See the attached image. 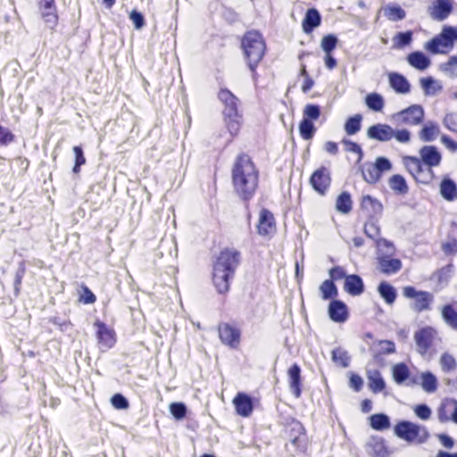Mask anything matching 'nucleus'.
Here are the masks:
<instances>
[{
  "label": "nucleus",
  "instance_id": "obj_1",
  "mask_svg": "<svg viewBox=\"0 0 457 457\" xmlns=\"http://www.w3.org/2000/svg\"><path fill=\"white\" fill-rule=\"evenodd\" d=\"M234 194L248 207L260 186V170L253 159L245 152L237 154L230 169Z\"/></svg>",
  "mask_w": 457,
  "mask_h": 457
},
{
  "label": "nucleus",
  "instance_id": "obj_2",
  "mask_svg": "<svg viewBox=\"0 0 457 457\" xmlns=\"http://www.w3.org/2000/svg\"><path fill=\"white\" fill-rule=\"evenodd\" d=\"M241 262V253L233 248L222 249L212 263V281L216 291L227 295L236 270Z\"/></svg>",
  "mask_w": 457,
  "mask_h": 457
},
{
  "label": "nucleus",
  "instance_id": "obj_3",
  "mask_svg": "<svg viewBox=\"0 0 457 457\" xmlns=\"http://www.w3.org/2000/svg\"><path fill=\"white\" fill-rule=\"evenodd\" d=\"M240 47L248 69L254 81L258 80L257 68L263 60L267 46L262 34L257 29L246 30L241 39Z\"/></svg>",
  "mask_w": 457,
  "mask_h": 457
},
{
  "label": "nucleus",
  "instance_id": "obj_4",
  "mask_svg": "<svg viewBox=\"0 0 457 457\" xmlns=\"http://www.w3.org/2000/svg\"><path fill=\"white\" fill-rule=\"evenodd\" d=\"M376 264L378 270L386 276L398 273L403 268L400 259L395 258V248L393 243L385 238L377 241Z\"/></svg>",
  "mask_w": 457,
  "mask_h": 457
},
{
  "label": "nucleus",
  "instance_id": "obj_5",
  "mask_svg": "<svg viewBox=\"0 0 457 457\" xmlns=\"http://www.w3.org/2000/svg\"><path fill=\"white\" fill-rule=\"evenodd\" d=\"M403 295L409 300V306L414 313L430 312L433 308L435 297L431 292L406 286L403 287Z\"/></svg>",
  "mask_w": 457,
  "mask_h": 457
},
{
  "label": "nucleus",
  "instance_id": "obj_6",
  "mask_svg": "<svg viewBox=\"0 0 457 457\" xmlns=\"http://www.w3.org/2000/svg\"><path fill=\"white\" fill-rule=\"evenodd\" d=\"M394 433L397 437L409 444L421 445L427 442L429 437L426 427L407 420L396 423Z\"/></svg>",
  "mask_w": 457,
  "mask_h": 457
},
{
  "label": "nucleus",
  "instance_id": "obj_7",
  "mask_svg": "<svg viewBox=\"0 0 457 457\" xmlns=\"http://www.w3.org/2000/svg\"><path fill=\"white\" fill-rule=\"evenodd\" d=\"M456 40L457 29L445 26L439 35L426 43L425 49L433 54H447L452 50Z\"/></svg>",
  "mask_w": 457,
  "mask_h": 457
},
{
  "label": "nucleus",
  "instance_id": "obj_8",
  "mask_svg": "<svg viewBox=\"0 0 457 457\" xmlns=\"http://www.w3.org/2000/svg\"><path fill=\"white\" fill-rule=\"evenodd\" d=\"M404 167L417 183L428 185L434 177V171L425 164L420 158L415 156H405L403 159Z\"/></svg>",
  "mask_w": 457,
  "mask_h": 457
},
{
  "label": "nucleus",
  "instance_id": "obj_9",
  "mask_svg": "<svg viewBox=\"0 0 457 457\" xmlns=\"http://www.w3.org/2000/svg\"><path fill=\"white\" fill-rule=\"evenodd\" d=\"M437 337V331L431 326H426L414 333V340L417 352L424 358H432L436 353L434 342Z\"/></svg>",
  "mask_w": 457,
  "mask_h": 457
},
{
  "label": "nucleus",
  "instance_id": "obj_10",
  "mask_svg": "<svg viewBox=\"0 0 457 457\" xmlns=\"http://www.w3.org/2000/svg\"><path fill=\"white\" fill-rule=\"evenodd\" d=\"M321 109L315 104H307L303 110V119L299 123V133L303 139L311 140L316 133L314 120L320 119Z\"/></svg>",
  "mask_w": 457,
  "mask_h": 457
},
{
  "label": "nucleus",
  "instance_id": "obj_11",
  "mask_svg": "<svg viewBox=\"0 0 457 457\" xmlns=\"http://www.w3.org/2000/svg\"><path fill=\"white\" fill-rule=\"evenodd\" d=\"M220 342L230 349H238L241 344V328L234 323L220 322L217 326Z\"/></svg>",
  "mask_w": 457,
  "mask_h": 457
},
{
  "label": "nucleus",
  "instance_id": "obj_12",
  "mask_svg": "<svg viewBox=\"0 0 457 457\" xmlns=\"http://www.w3.org/2000/svg\"><path fill=\"white\" fill-rule=\"evenodd\" d=\"M284 433L291 441V444L300 448L305 440L306 431L303 425L295 419L288 420L284 427Z\"/></svg>",
  "mask_w": 457,
  "mask_h": 457
},
{
  "label": "nucleus",
  "instance_id": "obj_13",
  "mask_svg": "<svg viewBox=\"0 0 457 457\" xmlns=\"http://www.w3.org/2000/svg\"><path fill=\"white\" fill-rule=\"evenodd\" d=\"M395 116L400 124L415 126L422 122L424 119V110L419 104H412L397 112Z\"/></svg>",
  "mask_w": 457,
  "mask_h": 457
},
{
  "label": "nucleus",
  "instance_id": "obj_14",
  "mask_svg": "<svg viewBox=\"0 0 457 457\" xmlns=\"http://www.w3.org/2000/svg\"><path fill=\"white\" fill-rule=\"evenodd\" d=\"M277 230L276 220L273 213L266 209L262 208L260 211L259 220L257 224V232L262 237H272Z\"/></svg>",
  "mask_w": 457,
  "mask_h": 457
},
{
  "label": "nucleus",
  "instance_id": "obj_15",
  "mask_svg": "<svg viewBox=\"0 0 457 457\" xmlns=\"http://www.w3.org/2000/svg\"><path fill=\"white\" fill-rule=\"evenodd\" d=\"M310 183L316 192L320 195H324L331 184V176L328 169L325 166H321L317 169L312 174Z\"/></svg>",
  "mask_w": 457,
  "mask_h": 457
},
{
  "label": "nucleus",
  "instance_id": "obj_16",
  "mask_svg": "<svg viewBox=\"0 0 457 457\" xmlns=\"http://www.w3.org/2000/svg\"><path fill=\"white\" fill-rule=\"evenodd\" d=\"M94 327L96 328V337L98 344L106 349L113 347L116 343L114 329L107 327L104 322L100 320H96Z\"/></svg>",
  "mask_w": 457,
  "mask_h": 457
},
{
  "label": "nucleus",
  "instance_id": "obj_17",
  "mask_svg": "<svg viewBox=\"0 0 457 457\" xmlns=\"http://www.w3.org/2000/svg\"><path fill=\"white\" fill-rule=\"evenodd\" d=\"M370 457H390L392 452L386 446V440L378 436H371L365 445Z\"/></svg>",
  "mask_w": 457,
  "mask_h": 457
},
{
  "label": "nucleus",
  "instance_id": "obj_18",
  "mask_svg": "<svg viewBox=\"0 0 457 457\" xmlns=\"http://www.w3.org/2000/svg\"><path fill=\"white\" fill-rule=\"evenodd\" d=\"M218 98L224 104V116L240 112L239 99L228 88H221L218 93Z\"/></svg>",
  "mask_w": 457,
  "mask_h": 457
},
{
  "label": "nucleus",
  "instance_id": "obj_19",
  "mask_svg": "<svg viewBox=\"0 0 457 457\" xmlns=\"http://www.w3.org/2000/svg\"><path fill=\"white\" fill-rule=\"evenodd\" d=\"M235 411L237 415L247 418L253 411V403L250 395L244 392H238L232 400Z\"/></svg>",
  "mask_w": 457,
  "mask_h": 457
},
{
  "label": "nucleus",
  "instance_id": "obj_20",
  "mask_svg": "<svg viewBox=\"0 0 457 457\" xmlns=\"http://www.w3.org/2000/svg\"><path fill=\"white\" fill-rule=\"evenodd\" d=\"M452 11L453 4L451 0H435L428 9L431 19L438 21L445 20Z\"/></svg>",
  "mask_w": 457,
  "mask_h": 457
},
{
  "label": "nucleus",
  "instance_id": "obj_21",
  "mask_svg": "<svg viewBox=\"0 0 457 457\" xmlns=\"http://www.w3.org/2000/svg\"><path fill=\"white\" fill-rule=\"evenodd\" d=\"M367 136L370 139L386 142L394 137V129L388 124L378 123L367 129Z\"/></svg>",
  "mask_w": 457,
  "mask_h": 457
},
{
  "label": "nucleus",
  "instance_id": "obj_22",
  "mask_svg": "<svg viewBox=\"0 0 457 457\" xmlns=\"http://www.w3.org/2000/svg\"><path fill=\"white\" fill-rule=\"evenodd\" d=\"M288 385L290 391L295 398H300L302 395V377L301 368L297 363L291 365L287 370Z\"/></svg>",
  "mask_w": 457,
  "mask_h": 457
},
{
  "label": "nucleus",
  "instance_id": "obj_23",
  "mask_svg": "<svg viewBox=\"0 0 457 457\" xmlns=\"http://www.w3.org/2000/svg\"><path fill=\"white\" fill-rule=\"evenodd\" d=\"M420 160L430 169L438 166L441 162L442 156L436 146L425 145L420 150Z\"/></svg>",
  "mask_w": 457,
  "mask_h": 457
},
{
  "label": "nucleus",
  "instance_id": "obj_24",
  "mask_svg": "<svg viewBox=\"0 0 457 457\" xmlns=\"http://www.w3.org/2000/svg\"><path fill=\"white\" fill-rule=\"evenodd\" d=\"M320 23L321 16L319 11L315 8H310L306 11L302 21V29L304 33L311 34L315 28L320 25Z\"/></svg>",
  "mask_w": 457,
  "mask_h": 457
},
{
  "label": "nucleus",
  "instance_id": "obj_25",
  "mask_svg": "<svg viewBox=\"0 0 457 457\" xmlns=\"http://www.w3.org/2000/svg\"><path fill=\"white\" fill-rule=\"evenodd\" d=\"M329 318L335 322H345L348 318L347 307L345 303L333 300L328 306Z\"/></svg>",
  "mask_w": 457,
  "mask_h": 457
},
{
  "label": "nucleus",
  "instance_id": "obj_26",
  "mask_svg": "<svg viewBox=\"0 0 457 457\" xmlns=\"http://www.w3.org/2000/svg\"><path fill=\"white\" fill-rule=\"evenodd\" d=\"M344 290L353 296L361 295L364 292L362 278L356 274L348 275L345 279Z\"/></svg>",
  "mask_w": 457,
  "mask_h": 457
},
{
  "label": "nucleus",
  "instance_id": "obj_27",
  "mask_svg": "<svg viewBox=\"0 0 457 457\" xmlns=\"http://www.w3.org/2000/svg\"><path fill=\"white\" fill-rule=\"evenodd\" d=\"M361 208L370 217L380 214L383 211L382 204L370 195L362 196L361 201Z\"/></svg>",
  "mask_w": 457,
  "mask_h": 457
},
{
  "label": "nucleus",
  "instance_id": "obj_28",
  "mask_svg": "<svg viewBox=\"0 0 457 457\" xmlns=\"http://www.w3.org/2000/svg\"><path fill=\"white\" fill-rule=\"evenodd\" d=\"M441 196L448 201L453 202L457 198V185L450 178H444L439 185Z\"/></svg>",
  "mask_w": 457,
  "mask_h": 457
},
{
  "label": "nucleus",
  "instance_id": "obj_29",
  "mask_svg": "<svg viewBox=\"0 0 457 457\" xmlns=\"http://www.w3.org/2000/svg\"><path fill=\"white\" fill-rule=\"evenodd\" d=\"M389 84L398 94H407L411 90V85L407 79L403 75L396 72L389 74Z\"/></svg>",
  "mask_w": 457,
  "mask_h": 457
},
{
  "label": "nucleus",
  "instance_id": "obj_30",
  "mask_svg": "<svg viewBox=\"0 0 457 457\" xmlns=\"http://www.w3.org/2000/svg\"><path fill=\"white\" fill-rule=\"evenodd\" d=\"M367 378L369 388L372 393L378 394L386 389V382L378 370L368 371Z\"/></svg>",
  "mask_w": 457,
  "mask_h": 457
},
{
  "label": "nucleus",
  "instance_id": "obj_31",
  "mask_svg": "<svg viewBox=\"0 0 457 457\" xmlns=\"http://www.w3.org/2000/svg\"><path fill=\"white\" fill-rule=\"evenodd\" d=\"M407 61L411 66L419 71L426 70L431 63L429 58L420 51H414L409 54Z\"/></svg>",
  "mask_w": 457,
  "mask_h": 457
},
{
  "label": "nucleus",
  "instance_id": "obj_32",
  "mask_svg": "<svg viewBox=\"0 0 457 457\" xmlns=\"http://www.w3.org/2000/svg\"><path fill=\"white\" fill-rule=\"evenodd\" d=\"M376 344L378 349L373 353V359L375 361H380L384 355L392 354L396 352L395 344L391 340H378Z\"/></svg>",
  "mask_w": 457,
  "mask_h": 457
},
{
  "label": "nucleus",
  "instance_id": "obj_33",
  "mask_svg": "<svg viewBox=\"0 0 457 457\" xmlns=\"http://www.w3.org/2000/svg\"><path fill=\"white\" fill-rule=\"evenodd\" d=\"M40 17L44 22L52 29H54L59 21V15L57 12V6L52 8H38Z\"/></svg>",
  "mask_w": 457,
  "mask_h": 457
},
{
  "label": "nucleus",
  "instance_id": "obj_34",
  "mask_svg": "<svg viewBox=\"0 0 457 457\" xmlns=\"http://www.w3.org/2000/svg\"><path fill=\"white\" fill-rule=\"evenodd\" d=\"M243 115L241 112L224 116V121L232 137H237L240 131Z\"/></svg>",
  "mask_w": 457,
  "mask_h": 457
},
{
  "label": "nucleus",
  "instance_id": "obj_35",
  "mask_svg": "<svg viewBox=\"0 0 457 457\" xmlns=\"http://www.w3.org/2000/svg\"><path fill=\"white\" fill-rule=\"evenodd\" d=\"M392 375L395 382L401 385L410 378L411 371L404 362H398L393 366Z\"/></svg>",
  "mask_w": 457,
  "mask_h": 457
},
{
  "label": "nucleus",
  "instance_id": "obj_36",
  "mask_svg": "<svg viewBox=\"0 0 457 457\" xmlns=\"http://www.w3.org/2000/svg\"><path fill=\"white\" fill-rule=\"evenodd\" d=\"M456 404V400L454 399H445L437 410L438 420L440 422H447L451 420V415L453 412V408Z\"/></svg>",
  "mask_w": 457,
  "mask_h": 457
},
{
  "label": "nucleus",
  "instance_id": "obj_37",
  "mask_svg": "<svg viewBox=\"0 0 457 457\" xmlns=\"http://www.w3.org/2000/svg\"><path fill=\"white\" fill-rule=\"evenodd\" d=\"M442 318L445 324L452 329L457 330V311L452 304H445L441 311Z\"/></svg>",
  "mask_w": 457,
  "mask_h": 457
},
{
  "label": "nucleus",
  "instance_id": "obj_38",
  "mask_svg": "<svg viewBox=\"0 0 457 457\" xmlns=\"http://www.w3.org/2000/svg\"><path fill=\"white\" fill-rule=\"evenodd\" d=\"M439 134V126L436 123L429 122L420 131V138L424 142H431L434 141Z\"/></svg>",
  "mask_w": 457,
  "mask_h": 457
},
{
  "label": "nucleus",
  "instance_id": "obj_39",
  "mask_svg": "<svg viewBox=\"0 0 457 457\" xmlns=\"http://www.w3.org/2000/svg\"><path fill=\"white\" fill-rule=\"evenodd\" d=\"M378 291L387 304L395 303L397 295L395 288L392 285L383 281L378 285Z\"/></svg>",
  "mask_w": 457,
  "mask_h": 457
},
{
  "label": "nucleus",
  "instance_id": "obj_40",
  "mask_svg": "<svg viewBox=\"0 0 457 457\" xmlns=\"http://www.w3.org/2000/svg\"><path fill=\"white\" fill-rule=\"evenodd\" d=\"M370 425L374 430L383 431L390 428V420L384 413H376L370 417Z\"/></svg>",
  "mask_w": 457,
  "mask_h": 457
},
{
  "label": "nucleus",
  "instance_id": "obj_41",
  "mask_svg": "<svg viewBox=\"0 0 457 457\" xmlns=\"http://www.w3.org/2000/svg\"><path fill=\"white\" fill-rule=\"evenodd\" d=\"M385 17L392 21H402L405 18V11L398 4H389L384 9Z\"/></svg>",
  "mask_w": 457,
  "mask_h": 457
},
{
  "label": "nucleus",
  "instance_id": "obj_42",
  "mask_svg": "<svg viewBox=\"0 0 457 457\" xmlns=\"http://www.w3.org/2000/svg\"><path fill=\"white\" fill-rule=\"evenodd\" d=\"M388 184L390 188L397 194L405 195L408 192V185L405 179L402 175H393L389 179Z\"/></svg>",
  "mask_w": 457,
  "mask_h": 457
},
{
  "label": "nucleus",
  "instance_id": "obj_43",
  "mask_svg": "<svg viewBox=\"0 0 457 457\" xmlns=\"http://www.w3.org/2000/svg\"><path fill=\"white\" fill-rule=\"evenodd\" d=\"M361 170L364 180L368 183H376L381 177L373 162L364 163Z\"/></svg>",
  "mask_w": 457,
  "mask_h": 457
},
{
  "label": "nucleus",
  "instance_id": "obj_44",
  "mask_svg": "<svg viewBox=\"0 0 457 457\" xmlns=\"http://www.w3.org/2000/svg\"><path fill=\"white\" fill-rule=\"evenodd\" d=\"M320 292L323 300L334 299L338 295L337 286L332 280L326 279L320 286Z\"/></svg>",
  "mask_w": 457,
  "mask_h": 457
},
{
  "label": "nucleus",
  "instance_id": "obj_45",
  "mask_svg": "<svg viewBox=\"0 0 457 457\" xmlns=\"http://www.w3.org/2000/svg\"><path fill=\"white\" fill-rule=\"evenodd\" d=\"M365 104L374 112H381L385 105L384 98L378 93H370L365 97Z\"/></svg>",
  "mask_w": 457,
  "mask_h": 457
},
{
  "label": "nucleus",
  "instance_id": "obj_46",
  "mask_svg": "<svg viewBox=\"0 0 457 457\" xmlns=\"http://www.w3.org/2000/svg\"><path fill=\"white\" fill-rule=\"evenodd\" d=\"M362 116L355 114L348 118L345 123V131L347 135L352 136L360 131L361 127Z\"/></svg>",
  "mask_w": 457,
  "mask_h": 457
},
{
  "label": "nucleus",
  "instance_id": "obj_47",
  "mask_svg": "<svg viewBox=\"0 0 457 457\" xmlns=\"http://www.w3.org/2000/svg\"><path fill=\"white\" fill-rule=\"evenodd\" d=\"M421 386L424 391L428 393H433L437 388V379L431 372H423L420 375Z\"/></svg>",
  "mask_w": 457,
  "mask_h": 457
},
{
  "label": "nucleus",
  "instance_id": "obj_48",
  "mask_svg": "<svg viewBox=\"0 0 457 457\" xmlns=\"http://www.w3.org/2000/svg\"><path fill=\"white\" fill-rule=\"evenodd\" d=\"M336 204L338 212L344 214L349 213L353 206L350 194L347 192L341 193L337 199Z\"/></svg>",
  "mask_w": 457,
  "mask_h": 457
},
{
  "label": "nucleus",
  "instance_id": "obj_49",
  "mask_svg": "<svg viewBox=\"0 0 457 457\" xmlns=\"http://www.w3.org/2000/svg\"><path fill=\"white\" fill-rule=\"evenodd\" d=\"M412 40V31L398 32L393 37L394 47L400 49L411 44Z\"/></svg>",
  "mask_w": 457,
  "mask_h": 457
},
{
  "label": "nucleus",
  "instance_id": "obj_50",
  "mask_svg": "<svg viewBox=\"0 0 457 457\" xmlns=\"http://www.w3.org/2000/svg\"><path fill=\"white\" fill-rule=\"evenodd\" d=\"M332 360L342 368L348 367L350 363V357L347 352L341 348H336L332 351Z\"/></svg>",
  "mask_w": 457,
  "mask_h": 457
},
{
  "label": "nucleus",
  "instance_id": "obj_51",
  "mask_svg": "<svg viewBox=\"0 0 457 457\" xmlns=\"http://www.w3.org/2000/svg\"><path fill=\"white\" fill-rule=\"evenodd\" d=\"M440 365L442 370L445 373H449L456 369V361L454 357L448 353H444L440 357Z\"/></svg>",
  "mask_w": 457,
  "mask_h": 457
},
{
  "label": "nucleus",
  "instance_id": "obj_52",
  "mask_svg": "<svg viewBox=\"0 0 457 457\" xmlns=\"http://www.w3.org/2000/svg\"><path fill=\"white\" fill-rule=\"evenodd\" d=\"M80 294L79 296V302L83 304H92L96 302V295L90 290V288L86 286L85 284H82L80 286Z\"/></svg>",
  "mask_w": 457,
  "mask_h": 457
},
{
  "label": "nucleus",
  "instance_id": "obj_53",
  "mask_svg": "<svg viewBox=\"0 0 457 457\" xmlns=\"http://www.w3.org/2000/svg\"><path fill=\"white\" fill-rule=\"evenodd\" d=\"M337 37L333 34L324 36L320 42V46L326 54H330L337 47Z\"/></svg>",
  "mask_w": 457,
  "mask_h": 457
},
{
  "label": "nucleus",
  "instance_id": "obj_54",
  "mask_svg": "<svg viewBox=\"0 0 457 457\" xmlns=\"http://www.w3.org/2000/svg\"><path fill=\"white\" fill-rule=\"evenodd\" d=\"M75 155V163L72 169L74 173H79L82 165L86 163V158L84 156L83 149L79 145H75L72 148Z\"/></svg>",
  "mask_w": 457,
  "mask_h": 457
},
{
  "label": "nucleus",
  "instance_id": "obj_55",
  "mask_svg": "<svg viewBox=\"0 0 457 457\" xmlns=\"http://www.w3.org/2000/svg\"><path fill=\"white\" fill-rule=\"evenodd\" d=\"M170 411L176 420H182L187 415V407L183 403H172L170 404Z\"/></svg>",
  "mask_w": 457,
  "mask_h": 457
},
{
  "label": "nucleus",
  "instance_id": "obj_56",
  "mask_svg": "<svg viewBox=\"0 0 457 457\" xmlns=\"http://www.w3.org/2000/svg\"><path fill=\"white\" fill-rule=\"evenodd\" d=\"M14 134L6 127L0 125V147L14 142Z\"/></svg>",
  "mask_w": 457,
  "mask_h": 457
},
{
  "label": "nucleus",
  "instance_id": "obj_57",
  "mask_svg": "<svg viewBox=\"0 0 457 457\" xmlns=\"http://www.w3.org/2000/svg\"><path fill=\"white\" fill-rule=\"evenodd\" d=\"M112 406L117 410H125L129 406V401L121 394H115L111 398Z\"/></svg>",
  "mask_w": 457,
  "mask_h": 457
},
{
  "label": "nucleus",
  "instance_id": "obj_58",
  "mask_svg": "<svg viewBox=\"0 0 457 457\" xmlns=\"http://www.w3.org/2000/svg\"><path fill=\"white\" fill-rule=\"evenodd\" d=\"M443 123L445 127L453 133H457V114L456 113H447L444 120Z\"/></svg>",
  "mask_w": 457,
  "mask_h": 457
},
{
  "label": "nucleus",
  "instance_id": "obj_59",
  "mask_svg": "<svg viewBox=\"0 0 457 457\" xmlns=\"http://www.w3.org/2000/svg\"><path fill=\"white\" fill-rule=\"evenodd\" d=\"M342 143L345 147V151L358 154L359 159L362 157V149L361 145H359L357 143L348 139H343Z\"/></svg>",
  "mask_w": 457,
  "mask_h": 457
},
{
  "label": "nucleus",
  "instance_id": "obj_60",
  "mask_svg": "<svg viewBox=\"0 0 457 457\" xmlns=\"http://www.w3.org/2000/svg\"><path fill=\"white\" fill-rule=\"evenodd\" d=\"M329 280H332L334 283L337 280H340L342 278L345 279L346 273L345 269L342 266H335L329 270Z\"/></svg>",
  "mask_w": 457,
  "mask_h": 457
},
{
  "label": "nucleus",
  "instance_id": "obj_61",
  "mask_svg": "<svg viewBox=\"0 0 457 457\" xmlns=\"http://www.w3.org/2000/svg\"><path fill=\"white\" fill-rule=\"evenodd\" d=\"M415 414L423 420H427L431 416V410L426 404H418L414 408Z\"/></svg>",
  "mask_w": 457,
  "mask_h": 457
},
{
  "label": "nucleus",
  "instance_id": "obj_62",
  "mask_svg": "<svg viewBox=\"0 0 457 457\" xmlns=\"http://www.w3.org/2000/svg\"><path fill=\"white\" fill-rule=\"evenodd\" d=\"M129 19L132 21L137 29H140L145 25V19L143 14L136 10H133L129 13Z\"/></svg>",
  "mask_w": 457,
  "mask_h": 457
},
{
  "label": "nucleus",
  "instance_id": "obj_63",
  "mask_svg": "<svg viewBox=\"0 0 457 457\" xmlns=\"http://www.w3.org/2000/svg\"><path fill=\"white\" fill-rule=\"evenodd\" d=\"M349 386L355 392H360L363 386V379L358 374L352 373L349 379Z\"/></svg>",
  "mask_w": 457,
  "mask_h": 457
},
{
  "label": "nucleus",
  "instance_id": "obj_64",
  "mask_svg": "<svg viewBox=\"0 0 457 457\" xmlns=\"http://www.w3.org/2000/svg\"><path fill=\"white\" fill-rule=\"evenodd\" d=\"M374 164L380 175L383 171L389 170L392 167L389 160L385 157H378Z\"/></svg>",
  "mask_w": 457,
  "mask_h": 457
}]
</instances>
